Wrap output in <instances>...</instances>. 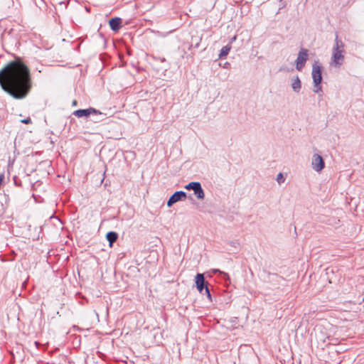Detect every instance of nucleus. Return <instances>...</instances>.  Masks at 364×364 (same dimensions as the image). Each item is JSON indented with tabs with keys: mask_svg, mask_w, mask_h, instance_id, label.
<instances>
[{
	"mask_svg": "<svg viewBox=\"0 0 364 364\" xmlns=\"http://www.w3.org/2000/svg\"><path fill=\"white\" fill-rule=\"evenodd\" d=\"M0 86L14 99L25 98L32 87L28 68L19 60L10 62L0 70Z\"/></svg>",
	"mask_w": 364,
	"mask_h": 364,
	"instance_id": "1",
	"label": "nucleus"
},
{
	"mask_svg": "<svg viewBox=\"0 0 364 364\" xmlns=\"http://www.w3.org/2000/svg\"><path fill=\"white\" fill-rule=\"evenodd\" d=\"M345 43L341 39L336 35L335 43L332 48V56L331 59V66L336 68H340L345 60Z\"/></svg>",
	"mask_w": 364,
	"mask_h": 364,
	"instance_id": "2",
	"label": "nucleus"
},
{
	"mask_svg": "<svg viewBox=\"0 0 364 364\" xmlns=\"http://www.w3.org/2000/svg\"><path fill=\"white\" fill-rule=\"evenodd\" d=\"M309 58L308 50L301 48L298 53L297 58L295 60L296 69L301 71L305 66L306 62Z\"/></svg>",
	"mask_w": 364,
	"mask_h": 364,
	"instance_id": "3",
	"label": "nucleus"
},
{
	"mask_svg": "<svg viewBox=\"0 0 364 364\" xmlns=\"http://www.w3.org/2000/svg\"><path fill=\"white\" fill-rule=\"evenodd\" d=\"M311 75L314 82V85L321 84L322 81L321 66L320 65L318 62L316 61L313 64Z\"/></svg>",
	"mask_w": 364,
	"mask_h": 364,
	"instance_id": "4",
	"label": "nucleus"
},
{
	"mask_svg": "<svg viewBox=\"0 0 364 364\" xmlns=\"http://www.w3.org/2000/svg\"><path fill=\"white\" fill-rule=\"evenodd\" d=\"M311 166L312 168L316 172H320L325 167L324 161L321 155L318 154H314L313 155Z\"/></svg>",
	"mask_w": 364,
	"mask_h": 364,
	"instance_id": "5",
	"label": "nucleus"
},
{
	"mask_svg": "<svg viewBox=\"0 0 364 364\" xmlns=\"http://www.w3.org/2000/svg\"><path fill=\"white\" fill-rule=\"evenodd\" d=\"M186 193L183 191H176L171 196L167 201V206L171 207L173 204L178 202L185 200L186 198Z\"/></svg>",
	"mask_w": 364,
	"mask_h": 364,
	"instance_id": "6",
	"label": "nucleus"
},
{
	"mask_svg": "<svg viewBox=\"0 0 364 364\" xmlns=\"http://www.w3.org/2000/svg\"><path fill=\"white\" fill-rule=\"evenodd\" d=\"M73 114L77 117H89L91 114L102 115V112L95 108L90 107L88 109H77L73 112Z\"/></svg>",
	"mask_w": 364,
	"mask_h": 364,
	"instance_id": "7",
	"label": "nucleus"
},
{
	"mask_svg": "<svg viewBox=\"0 0 364 364\" xmlns=\"http://www.w3.org/2000/svg\"><path fill=\"white\" fill-rule=\"evenodd\" d=\"M196 288L200 294H203V290L207 287L208 283L205 280L204 274L198 273L196 276Z\"/></svg>",
	"mask_w": 364,
	"mask_h": 364,
	"instance_id": "8",
	"label": "nucleus"
},
{
	"mask_svg": "<svg viewBox=\"0 0 364 364\" xmlns=\"http://www.w3.org/2000/svg\"><path fill=\"white\" fill-rule=\"evenodd\" d=\"M109 24L113 31H118L122 26V19L119 17L112 18L109 21Z\"/></svg>",
	"mask_w": 364,
	"mask_h": 364,
	"instance_id": "9",
	"label": "nucleus"
},
{
	"mask_svg": "<svg viewBox=\"0 0 364 364\" xmlns=\"http://www.w3.org/2000/svg\"><path fill=\"white\" fill-rule=\"evenodd\" d=\"M291 87L294 92L299 93L301 88V82L299 76L294 77L291 80Z\"/></svg>",
	"mask_w": 364,
	"mask_h": 364,
	"instance_id": "10",
	"label": "nucleus"
},
{
	"mask_svg": "<svg viewBox=\"0 0 364 364\" xmlns=\"http://www.w3.org/2000/svg\"><path fill=\"white\" fill-rule=\"evenodd\" d=\"M194 192V195L196 196L198 199H203L205 197V193L203 189L202 188L201 184L200 182H197L196 184L195 188L193 189Z\"/></svg>",
	"mask_w": 364,
	"mask_h": 364,
	"instance_id": "11",
	"label": "nucleus"
},
{
	"mask_svg": "<svg viewBox=\"0 0 364 364\" xmlns=\"http://www.w3.org/2000/svg\"><path fill=\"white\" fill-rule=\"evenodd\" d=\"M106 238L109 243V246H112V244L117 240L118 235L115 232L110 231L107 233Z\"/></svg>",
	"mask_w": 364,
	"mask_h": 364,
	"instance_id": "12",
	"label": "nucleus"
},
{
	"mask_svg": "<svg viewBox=\"0 0 364 364\" xmlns=\"http://www.w3.org/2000/svg\"><path fill=\"white\" fill-rule=\"evenodd\" d=\"M231 48L232 46H230V44H228L225 46H223L220 51L218 58L221 59L225 57L229 53Z\"/></svg>",
	"mask_w": 364,
	"mask_h": 364,
	"instance_id": "13",
	"label": "nucleus"
},
{
	"mask_svg": "<svg viewBox=\"0 0 364 364\" xmlns=\"http://www.w3.org/2000/svg\"><path fill=\"white\" fill-rule=\"evenodd\" d=\"M92 121L94 122H101L103 120V114L102 113V115H98V114H92Z\"/></svg>",
	"mask_w": 364,
	"mask_h": 364,
	"instance_id": "14",
	"label": "nucleus"
},
{
	"mask_svg": "<svg viewBox=\"0 0 364 364\" xmlns=\"http://www.w3.org/2000/svg\"><path fill=\"white\" fill-rule=\"evenodd\" d=\"M213 272H214V273L218 272V273H220V274H223V278H224V279H229V275H228L227 273H225V272H222V271H220V269H213Z\"/></svg>",
	"mask_w": 364,
	"mask_h": 364,
	"instance_id": "15",
	"label": "nucleus"
},
{
	"mask_svg": "<svg viewBox=\"0 0 364 364\" xmlns=\"http://www.w3.org/2000/svg\"><path fill=\"white\" fill-rule=\"evenodd\" d=\"M196 183L197 182H191L185 186V188L187 190H193V188H195Z\"/></svg>",
	"mask_w": 364,
	"mask_h": 364,
	"instance_id": "16",
	"label": "nucleus"
},
{
	"mask_svg": "<svg viewBox=\"0 0 364 364\" xmlns=\"http://www.w3.org/2000/svg\"><path fill=\"white\" fill-rule=\"evenodd\" d=\"M277 181L279 183H281L282 182L284 181V178L283 176V174L282 173H279L277 176Z\"/></svg>",
	"mask_w": 364,
	"mask_h": 364,
	"instance_id": "17",
	"label": "nucleus"
},
{
	"mask_svg": "<svg viewBox=\"0 0 364 364\" xmlns=\"http://www.w3.org/2000/svg\"><path fill=\"white\" fill-rule=\"evenodd\" d=\"M204 290H205V293L208 299H209V301H212L211 294L210 292L208 287H205V289Z\"/></svg>",
	"mask_w": 364,
	"mask_h": 364,
	"instance_id": "18",
	"label": "nucleus"
},
{
	"mask_svg": "<svg viewBox=\"0 0 364 364\" xmlns=\"http://www.w3.org/2000/svg\"><path fill=\"white\" fill-rule=\"evenodd\" d=\"M316 93H319L320 92H322V87L321 86V84H318L317 85H314V90Z\"/></svg>",
	"mask_w": 364,
	"mask_h": 364,
	"instance_id": "19",
	"label": "nucleus"
},
{
	"mask_svg": "<svg viewBox=\"0 0 364 364\" xmlns=\"http://www.w3.org/2000/svg\"><path fill=\"white\" fill-rule=\"evenodd\" d=\"M21 122L26 124H28L31 123V119L29 117H27L26 119H22Z\"/></svg>",
	"mask_w": 364,
	"mask_h": 364,
	"instance_id": "20",
	"label": "nucleus"
},
{
	"mask_svg": "<svg viewBox=\"0 0 364 364\" xmlns=\"http://www.w3.org/2000/svg\"><path fill=\"white\" fill-rule=\"evenodd\" d=\"M237 39V36H234L230 40L228 44H230L232 46V43Z\"/></svg>",
	"mask_w": 364,
	"mask_h": 364,
	"instance_id": "21",
	"label": "nucleus"
},
{
	"mask_svg": "<svg viewBox=\"0 0 364 364\" xmlns=\"http://www.w3.org/2000/svg\"><path fill=\"white\" fill-rule=\"evenodd\" d=\"M230 63L226 62V63H224V65H223V68H227V69H228V68H230Z\"/></svg>",
	"mask_w": 364,
	"mask_h": 364,
	"instance_id": "22",
	"label": "nucleus"
},
{
	"mask_svg": "<svg viewBox=\"0 0 364 364\" xmlns=\"http://www.w3.org/2000/svg\"><path fill=\"white\" fill-rule=\"evenodd\" d=\"M58 4L60 6H64L66 8V4L64 1H60Z\"/></svg>",
	"mask_w": 364,
	"mask_h": 364,
	"instance_id": "23",
	"label": "nucleus"
},
{
	"mask_svg": "<svg viewBox=\"0 0 364 364\" xmlns=\"http://www.w3.org/2000/svg\"><path fill=\"white\" fill-rule=\"evenodd\" d=\"M198 46H199V43H198L196 45V46H195V47H196V48H198Z\"/></svg>",
	"mask_w": 364,
	"mask_h": 364,
	"instance_id": "24",
	"label": "nucleus"
}]
</instances>
